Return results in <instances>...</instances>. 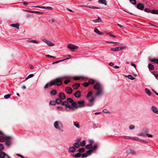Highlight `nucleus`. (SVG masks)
<instances>
[{
    "label": "nucleus",
    "instance_id": "nucleus-26",
    "mask_svg": "<svg viewBox=\"0 0 158 158\" xmlns=\"http://www.w3.org/2000/svg\"><path fill=\"white\" fill-rule=\"evenodd\" d=\"M145 92L149 96H150L151 95V91L147 88L145 89Z\"/></svg>",
    "mask_w": 158,
    "mask_h": 158
},
{
    "label": "nucleus",
    "instance_id": "nucleus-42",
    "mask_svg": "<svg viewBox=\"0 0 158 158\" xmlns=\"http://www.w3.org/2000/svg\"><path fill=\"white\" fill-rule=\"evenodd\" d=\"M72 109V107L70 106H69L68 105L65 108L66 110L67 111H69V110H70Z\"/></svg>",
    "mask_w": 158,
    "mask_h": 158
},
{
    "label": "nucleus",
    "instance_id": "nucleus-64",
    "mask_svg": "<svg viewBox=\"0 0 158 158\" xmlns=\"http://www.w3.org/2000/svg\"><path fill=\"white\" fill-rule=\"evenodd\" d=\"M80 77H75L73 78V79L75 80H78L79 79H80Z\"/></svg>",
    "mask_w": 158,
    "mask_h": 158
},
{
    "label": "nucleus",
    "instance_id": "nucleus-63",
    "mask_svg": "<svg viewBox=\"0 0 158 158\" xmlns=\"http://www.w3.org/2000/svg\"><path fill=\"white\" fill-rule=\"evenodd\" d=\"M88 156V155H87L86 153H85L82 155V157L83 158L86 157Z\"/></svg>",
    "mask_w": 158,
    "mask_h": 158
},
{
    "label": "nucleus",
    "instance_id": "nucleus-54",
    "mask_svg": "<svg viewBox=\"0 0 158 158\" xmlns=\"http://www.w3.org/2000/svg\"><path fill=\"white\" fill-rule=\"evenodd\" d=\"M139 135V136H143L144 137H145L146 135L145 134V133L143 132L141 133Z\"/></svg>",
    "mask_w": 158,
    "mask_h": 158
},
{
    "label": "nucleus",
    "instance_id": "nucleus-22",
    "mask_svg": "<svg viewBox=\"0 0 158 158\" xmlns=\"http://www.w3.org/2000/svg\"><path fill=\"white\" fill-rule=\"evenodd\" d=\"M94 31L95 33H96L99 35H103L104 34L102 32H101L97 28H95L94 30Z\"/></svg>",
    "mask_w": 158,
    "mask_h": 158
},
{
    "label": "nucleus",
    "instance_id": "nucleus-51",
    "mask_svg": "<svg viewBox=\"0 0 158 158\" xmlns=\"http://www.w3.org/2000/svg\"><path fill=\"white\" fill-rule=\"evenodd\" d=\"M152 74L154 75L155 77L157 78L158 77V74L156 73V72H153Z\"/></svg>",
    "mask_w": 158,
    "mask_h": 158
},
{
    "label": "nucleus",
    "instance_id": "nucleus-30",
    "mask_svg": "<svg viewBox=\"0 0 158 158\" xmlns=\"http://www.w3.org/2000/svg\"><path fill=\"white\" fill-rule=\"evenodd\" d=\"M150 12L154 14L158 15V10H152Z\"/></svg>",
    "mask_w": 158,
    "mask_h": 158
},
{
    "label": "nucleus",
    "instance_id": "nucleus-52",
    "mask_svg": "<svg viewBox=\"0 0 158 158\" xmlns=\"http://www.w3.org/2000/svg\"><path fill=\"white\" fill-rule=\"evenodd\" d=\"M81 154L80 153H77L75 154L74 156V157L76 158H78L80 157L81 156Z\"/></svg>",
    "mask_w": 158,
    "mask_h": 158
},
{
    "label": "nucleus",
    "instance_id": "nucleus-39",
    "mask_svg": "<svg viewBox=\"0 0 158 158\" xmlns=\"http://www.w3.org/2000/svg\"><path fill=\"white\" fill-rule=\"evenodd\" d=\"M92 95V92L91 91H89L88 92L87 95V98H89L90 96H91Z\"/></svg>",
    "mask_w": 158,
    "mask_h": 158
},
{
    "label": "nucleus",
    "instance_id": "nucleus-60",
    "mask_svg": "<svg viewBox=\"0 0 158 158\" xmlns=\"http://www.w3.org/2000/svg\"><path fill=\"white\" fill-rule=\"evenodd\" d=\"M107 35H109V36H111V37H113V38H116V36L115 35H113V34H111L110 33H108L107 34Z\"/></svg>",
    "mask_w": 158,
    "mask_h": 158
},
{
    "label": "nucleus",
    "instance_id": "nucleus-45",
    "mask_svg": "<svg viewBox=\"0 0 158 158\" xmlns=\"http://www.w3.org/2000/svg\"><path fill=\"white\" fill-rule=\"evenodd\" d=\"M31 43H35V44H39L40 43L39 41H37L36 40H33V39H31Z\"/></svg>",
    "mask_w": 158,
    "mask_h": 158
},
{
    "label": "nucleus",
    "instance_id": "nucleus-3",
    "mask_svg": "<svg viewBox=\"0 0 158 158\" xmlns=\"http://www.w3.org/2000/svg\"><path fill=\"white\" fill-rule=\"evenodd\" d=\"M54 125L55 127L59 130L62 131L61 129L63 127V125L61 122L56 121L54 122Z\"/></svg>",
    "mask_w": 158,
    "mask_h": 158
},
{
    "label": "nucleus",
    "instance_id": "nucleus-62",
    "mask_svg": "<svg viewBox=\"0 0 158 158\" xmlns=\"http://www.w3.org/2000/svg\"><path fill=\"white\" fill-rule=\"evenodd\" d=\"M33 13H38L40 14H42L43 12H42L39 11H34Z\"/></svg>",
    "mask_w": 158,
    "mask_h": 158
},
{
    "label": "nucleus",
    "instance_id": "nucleus-29",
    "mask_svg": "<svg viewBox=\"0 0 158 158\" xmlns=\"http://www.w3.org/2000/svg\"><path fill=\"white\" fill-rule=\"evenodd\" d=\"M69 58H66V59H62V60H58V61H56V62H53L52 63V64L57 63H59L60 62L63 61H64V60H68V59H69Z\"/></svg>",
    "mask_w": 158,
    "mask_h": 158
},
{
    "label": "nucleus",
    "instance_id": "nucleus-19",
    "mask_svg": "<svg viewBox=\"0 0 158 158\" xmlns=\"http://www.w3.org/2000/svg\"><path fill=\"white\" fill-rule=\"evenodd\" d=\"M79 83H75L72 85V87L74 89H77L80 86Z\"/></svg>",
    "mask_w": 158,
    "mask_h": 158
},
{
    "label": "nucleus",
    "instance_id": "nucleus-41",
    "mask_svg": "<svg viewBox=\"0 0 158 158\" xmlns=\"http://www.w3.org/2000/svg\"><path fill=\"white\" fill-rule=\"evenodd\" d=\"M94 82V80L92 79H90L88 81L89 84H93Z\"/></svg>",
    "mask_w": 158,
    "mask_h": 158
},
{
    "label": "nucleus",
    "instance_id": "nucleus-40",
    "mask_svg": "<svg viewBox=\"0 0 158 158\" xmlns=\"http://www.w3.org/2000/svg\"><path fill=\"white\" fill-rule=\"evenodd\" d=\"M62 105L63 106H65V107H67V106L68 105V103L67 101H65L63 102L62 103Z\"/></svg>",
    "mask_w": 158,
    "mask_h": 158
},
{
    "label": "nucleus",
    "instance_id": "nucleus-9",
    "mask_svg": "<svg viewBox=\"0 0 158 158\" xmlns=\"http://www.w3.org/2000/svg\"><path fill=\"white\" fill-rule=\"evenodd\" d=\"M8 138H11V137L9 136H1L0 137V142H4Z\"/></svg>",
    "mask_w": 158,
    "mask_h": 158
},
{
    "label": "nucleus",
    "instance_id": "nucleus-34",
    "mask_svg": "<svg viewBox=\"0 0 158 158\" xmlns=\"http://www.w3.org/2000/svg\"><path fill=\"white\" fill-rule=\"evenodd\" d=\"M72 105L76 108H78V106L77 105V103L76 102H74V101L72 103Z\"/></svg>",
    "mask_w": 158,
    "mask_h": 158
},
{
    "label": "nucleus",
    "instance_id": "nucleus-33",
    "mask_svg": "<svg viewBox=\"0 0 158 158\" xmlns=\"http://www.w3.org/2000/svg\"><path fill=\"white\" fill-rule=\"evenodd\" d=\"M85 141L83 140L80 143V145L81 147H83L85 145Z\"/></svg>",
    "mask_w": 158,
    "mask_h": 158
},
{
    "label": "nucleus",
    "instance_id": "nucleus-57",
    "mask_svg": "<svg viewBox=\"0 0 158 158\" xmlns=\"http://www.w3.org/2000/svg\"><path fill=\"white\" fill-rule=\"evenodd\" d=\"M4 147L2 144L0 143V150L2 151L3 150Z\"/></svg>",
    "mask_w": 158,
    "mask_h": 158
},
{
    "label": "nucleus",
    "instance_id": "nucleus-8",
    "mask_svg": "<svg viewBox=\"0 0 158 158\" xmlns=\"http://www.w3.org/2000/svg\"><path fill=\"white\" fill-rule=\"evenodd\" d=\"M67 47L72 50H74L75 49L78 48V47L76 46H75L73 44H69L67 46Z\"/></svg>",
    "mask_w": 158,
    "mask_h": 158
},
{
    "label": "nucleus",
    "instance_id": "nucleus-10",
    "mask_svg": "<svg viewBox=\"0 0 158 158\" xmlns=\"http://www.w3.org/2000/svg\"><path fill=\"white\" fill-rule=\"evenodd\" d=\"M77 103L79 104V105L78 106V108L82 107L85 106V102L83 100L78 102Z\"/></svg>",
    "mask_w": 158,
    "mask_h": 158
},
{
    "label": "nucleus",
    "instance_id": "nucleus-7",
    "mask_svg": "<svg viewBox=\"0 0 158 158\" xmlns=\"http://www.w3.org/2000/svg\"><path fill=\"white\" fill-rule=\"evenodd\" d=\"M42 40L44 42L47 44L49 46L52 47L55 45V44L53 43L52 42L50 41L47 40L46 39H43Z\"/></svg>",
    "mask_w": 158,
    "mask_h": 158
},
{
    "label": "nucleus",
    "instance_id": "nucleus-23",
    "mask_svg": "<svg viewBox=\"0 0 158 158\" xmlns=\"http://www.w3.org/2000/svg\"><path fill=\"white\" fill-rule=\"evenodd\" d=\"M11 26L12 27H14L17 28V29H19V24L18 23H17L16 24H11Z\"/></svg>",
    "mask_w": 158,
    "mask_h": 158
},
{
    "label": "nucleus",
    "instance_id": "nucleus-5",
    "mask_svg": "<svg viewBox=\"0 0 158 158\" xmlns=\"http://www.w3.org/2000/svg\"><path fill=\"white\" fill-rule=\"evenodd\" d=\"M94 99L95 98L94 97H92L91 99H89V103H88L86 106L89 107L93 106L94 105Z\"/></svg>",
    "mask_w": 158,
    "mask_h": 158
},
{
    "label": "nucleus",
    "instance_id": "nucleus-14",
    "mask_svg": "<svg viewBox=\"0 0 158 158\" xmlns=\"http://www.w3.org/2000/svg\"><path fill=\"white\" fill-rule=\"evenodd\" d=\"M65 96L64 93L60 92L59 94V98L61 100H63L65 98Z\"/></svg>",
    "mask_w": 158,
    "mask_h": 158
},
{
    "label": "nucleus",
    "instance_id": "nucleus-21",
    "mask_svg": "<svg viewBox=\"0 0 158 158\" xmlns=\"http://www.w3.org/2000/svg\"><path fill=\"white\" fill-rule=\"evenodd\" d=\"M75 150L76 149L73 146L69 147V151L72 153L74 152L75 151Z\"/></svg>",
    "mask_w": 158,
    "mask_h": 158
},
{
    "label": "nucleus",
    "instance_id": "nucleus-6",
    "mask_svg": "<svg viewBox=\"0 0 158 158\" xmlns=\"http://www.w3.org/2000/svg\"><path fill=\"white\" fill-rule=\"evenodd\" d=\"M145 5L142 3H139L136 5V8L140 10H143L144 9Z\"/></svg>",
    "mask_w": 158,
    "mask_h": 158
},
{
    "label": "nucleus",
    "instance_id": "nucleus-24",
    "mask_svg": "<svg viewBox=\"0 0 158 158\" xmlns=\"http://www.w3.org/2000/svg\"><path fill=\"white\" fill-rule=\"evenodd\" d=\"M93 21L95 23H96L101 22L102 20L99 17H98L97 19L93 20Z\"/></svg>",
    "mask_w": 158,
    "mask_h": 158
},
{
    "label": "nucleus",
    "instance_id": "nucleus-18",
    "mask_svg": "<svg viewBox=\"0 0 158 158\" xmlns=\"http://www.w3.org/2000/svg\"><path fill=\"white\" fill-rule=\"evenodd\" d=\"M11 138H8L5 141L6 144L8 146H10L11 144Z\"/></svg>",
    "mask_w": 158,
    "mask_h": 158
},
{
    "label": "nucleus",
    "instance_id": "nucleus-17",
    "mask_svg": "<svg viewBox=\"0 0 158 158\" xmlns=\"http://www.w3.org/2000/svg\"><path fill=\"white\" fill-rule=\"evenodd\" d=\"M152 111L155 114H158V109L155 106L152 107Z\"/></svg>",
    "mask_w": 158,
    "mask_h": 158
},
{
    "label": "nucleus",
    "instance_id": "nucleus-53",
    "mask_svg": "<svg viewBox=\"0 0 158 158\" xmlns=\"http://www.w3.org/2000/svg\"><path fill=\"white\" fill-rule=\"evenodd\" d=\"M144 11L148 13L150 12V10L148 8H146L144 9Z\"/></svg>",
    "mask_w": 158,
    "mask_h": 158
},
{
    "label": "nucleus",
    "instance_id": "nucleus-32",
    "mask_svg": "<svg viewBox=\"0 0 158 158\" xmlns=\"http://www.w3.org/2000/svg\"><path fill=\"white\" fill-rule=\"evenodd\" d=\"M110 50L113 51H119V47H117L115 48H110Z\"/></svg>",
    "mask_w": 158,
    "mask_h": 158
},
{
    "label": "nucleus",
    "instance_id": "nucleus-48",
    "mask_svg": "<svg viewBox=\"0 0 158 158\" xmlns=\"http://www.w3.org/2000/svg\"><path fill=\"white\" fill-rule=\"evenodd\" d=\"M106 42L108 43H113L114 44L117 43L118 44V45H121V44H119V43H118V42H112V41H107Z\"/></svg>",
    "mask_w": 158,
    "mask_h": 158
},
{
    "label": "nucleus",
    "instance_id": "nucleus-13",
    "mask_svg": "<svg viewBox=\"0 0 158 158\" xmlns=\"http://www.w3.org/2000/svg\"><path fill=\"white\" fill-rule=\"evenodd\" d=\"M72 89L70 87H68L66 88L65 91L69 94H71L72 93Z\"/></svg>",
    "mask_w": 158,
    "mask_h": 158
},
{
    "label": "nucleus",
    "instance_id": "nucleus-37",
    "mask_svg": "<svg viewBox=\"0 0 158 158\" xmlns=\"http://www.w3.org/2000/svg\"><path fill=\"white\" fill-rule=\"evenodd\" d=\"M67 101L68 103L69 102L71 103L74 102L73 100L70 98H68L67 99Z\"/></svg>",
    "mask_w": 158,
    "mask_h": 158
},
{
    "label": "nucleus",
    "instance_id": "nucleus-2",
    "mask_svg": "<svg viewBox=\"0 0 158 158\" xmlns=\"http://www.w3.org/2000/svg\"><path fill=\"white\" fill-rule=\"evenodd\" d=\"M68 77V76H66L56 78L50 82V86H52L55 85L60 86L63 83L62 80L64 79H66Z\"/></svg>",
    "mask_w": 158,
    "mask_h": 158
},
{
    "label": "nucleus",
    "instance_id": "nucleus-44",
    "mask_svg": "<svg viewBox=\"0 0 158 158\" xmlns=\"http://www.w3.org/2000/svg\"><path fill=\"white\" fill-rule=\"evenodd\" d=\"M31 43H35V44H39L40 43L39 41H37L36 40H33V39H31Z\"/></svg>",
    "mask_w": 158,
    "mask_h": 158
},
{
    "label": "nucleus",
    "instance_id": "nucleus-56",
    "mask_svg": "<svg viewBox=\"0 0 158 158\" xmlns=\"http://www.w3.org/2000/svg\"><path fill=\"white\" fill-rule=\"evenodd\" d=\"M89 85V84L88 83L86 82H85L83 84V85L85 87L88 86Z\"/></svg>",
    "mask_w": 158,
    "mask_h": 158
},
{
    "label": "nucleus",
    "instance_id": "nucleus-11",
    "mask_svg": "<svg viewBox=\"0 0 158 158\" xmlns=\"http://www.w3.org/2000/svg\"><path fill=\"white\" fill-rule=\"evenodd\" d=\"M126 152L128 154H131L132 155H134L135 154V151L131 149H128L126 151Z\"/></svg>",
    "mask_w": 158,
    "mask_h": 158
},
{
    "label": "nucleus",
    "instance_id": "nucleus-4",
    "mask_svg": "<svg viewBox=\"0 0 158 158\" xmlns=\"http://www.w3.org/2000/svg\"><path fill=\"white\" fill-rule=\"evenodd\" d=\"M97 148L98 145L97 144H95L91 149L88 151L86 152V153L87 154V155H91L94 151L97 150Z\"/></svg>",
    "mask_w": 158,
    "mask_h": 158
},
{
    "label": "nucleus",
    "instance_id": "nucleus-55",
    "mask_svg": "<svg viewBox=\"0 0 158 158\" xmlns=\"http://www.w3.org/2000/svg\"><path fill=\"white\" fill-rule=\"evenodd\" d=\"M74 125L77 128H80V126H79V124L78 123H74Z\"/></svg>",
    "mask_w": 158,
    "mask_h": 158
},
{
    "label": "nucleus",
    "instance_id": "nucleus-27",
    "mask_svg": "<svg viewBox=\"0 0 158 158\" xmlns=\"http://www.w3.org/2000/svg\"><path fill=\"white\" fill-rule=\"evenodd\" d=\"M57 94L56 91L55 90H52L50 92V94L51 95L53 96L56 95Z\"/></svg>",
    "mask_w": 158,
    "mask_h": 158
},
{
    "label": "nucleus",
    "instance_id": "nucleus-16",
    "mask_svg": "<svg viewBox=\"0 0 158 158\" xmlns=\"http://www.w3.org/2000/svg\"><path fill=\"white\" fill-rule=\"evenodd\" d=\"M35 7L42 9H48L51 10L53 9V8L52 7L50 6H36Z\"/></svg>",
    "mask_w": 158,
    "mask_h": 158
},
{
    "label": "nucleus",
    "instance_id": "nucleus-58",
    "mask_svg": "<svg viewBox=\"0 0 158 158\" xmlns=\"http://www.w3.org/2000/svg\"><path fill=\"white\" fill-rule=\"evenodd\" d=\"M70 80L67 79L65 80L64 81V83L65 84H67L69 82H70Z\"/></svg>",
    "mask_w": 158,
    "mask_h": 158
},
{
    "label": "nucleus",
    "instance_id": "nucleus-43",
    "mask_svg": "<svg viewBox=\"0 0 158 158\" xmlns=\"http://www.w3.org/2000/svg\"><path fill=\"white\" fill-rule=\"evenodd\" d=\"M34 75L33 74H30L25 79L26 80H27L30 78L32 77H34Z\"/></svg>",
    "mask_w": 158,
    "mask_h": 158
},
{
    "label": "nucleus",
    "instance_id": "nucleus-12",
    "mask_svg": "<svg viewBox=\"0 0 158 158\" xmlns=\"http://www.w3.org/2000/svg\"><path fill=\"white\" fill-rule=\"evenodd\" d=\"M74 96L77 98H79L81 96V92L80 91L78 90L74 94Z\"/></svg>",
    "mask_w": 158,
    "mask_h": 158
},
{
    "label": "nucleus",
    "instance_id": "nucleus-49",
    "mask_svg": "<svg viewBox=\"0 0 158 158\" xmlns=\"http://www.w3.org/2000/svg\"><path fill=\"white\" fill-rule=\"evenodd\" d=\"M11 95V94H8L5 95L4 96V98H5L7 99L10 98Z\"/></svg>",
    "mask_w": 158,
    "mask_h": 158
},
{
    "label": "nucleus",
    "instance_id": "nucleus-46",
    "mask_svg": "<svg viewBox=\"0 0 158 158\" xmlns=\"http://www.w3.org/2000/svg\"><path fill=\"white\" fill-rule=\"evenodd\" d=\"M130 2L133 5L136 4V1L135 0H130Z\"/></svg>",
    "mask_w": 158,
    "mask_h": 158
},
{
    "label": "nucleus",
    "instance_id": "nucleus-35",
    "mask_svg": "<svg viewBox=\"0 0 158 158\" xmlns=\"http://www.w3.org/2000/svg\"><path fill=\"white\" fill-rule=\"evenodd\" d=\"M89 8H91L93 9H99L100 8L94 6H85Z\"/></svg>",
    "mask_w": 158,
    "mask_h": 158
},
{
    "label": "nucleus",
    "instance_id": "nucleus-28",
    "mask_svg": "<svg viewBox=\"0 0 158 158\" xmlns=\"http://www.w3.org/2000/svg\"><path fill=\"white\" fill-rule=\"evenodd\" d=\"M92 147V143H90L89 144L85 146V148L87 149H89L90 148L91 149Z\"/></svg>",
    "mask_w": 158,
    "mask_h": 158
},
{
    "label": "nucleus",
    "instance_id": "nucleus-50",
    "mask_svg": "<svg viewBox=\"0 0 158 158\" xmlns=\"http://www.w3.org/2000/svg\"><path fill=\"white\" fill-rule=\"evenodd\" d=\"M56 103V101H51L49 103L51 105H55Z\"/></svg>",
    "mask_w": 158,
    "mask_h": 158
},
{
    "label": "nucleus",
    "instance_id": "nucleus-38",
    "mask_svg": "<svg viewBox=\"0 0 158 158\" xmlns=\"http://www.w3.org/2000/svg\"><path fill=\"white\" fill-rule=\"evenodd\" d=\"M129 79L131 80H134L135 79V78L133 77L132 75H128L127 77Z\"/></svg>",
    "mask_w": 158,
    "mask_h": 158
},
{
    "label": "nucleus",
    "instance_id": "nucleus-15",
    "mask_svg": "<svg viewBox=\"0 0 158 158\" xmlns=\"http://www.w3.org/2000/svg\"><path fill=\"white\" fill-rule=\"evenodd\" d=\"M149 60L151 62H154V63L158 64V58L156 59L155 58H149Z\"/></svg>",
    "mask_w": 158,
    "mask_h": 158
},
{
    "label": "nucleus",
    "instance_id": "nucleus-59",
    "mask_svg": "<svg viewBox=\"0 0 158 158\" xmlns=\"http://www.w3.org/2000/svg\"><path fill=\"white\" fill-rule=\"evenodd\" d=\"M135 128V126L134 125H131L129 126V129L131 130L134 129Z\"/></svg>",
    "mask_w": 158,
    "mask_h": 158
},
{
    "label": "nucleus",
    "instance_id": "nucleus-61",
    "mask_svg": "<svg viewBox=\"0 0 158 158\" xmlns=\"http://www.w3.org/2000/svg\"><path fill=\"white\" fill-rule=\"evenodd\" d=\"M117 25L119 27H121V28H123V29H124L125 28V27H124V26H123V25H122L120 24H119L118 23H117Z\"/></svg>",
    "mask_w": 158,
    "mask_h": 158
},
{
    "label": "nucleus",
    "instance_id": "nucleus-25",
    "mask_svg": "<svg viewBox=\"0 0 158 158\" xmlns=\"http://www.w3.org/2000/svg\"><path fill=\"white\" fill-rule=\"evenodd\" d=\"M148 67L150 70H152L154 69V66L151 64H149L148 65Z\"/></svg>",
    "mask_w": 158,
    "mask_h": 158
},
{
    "label": "nucleus",
    "instance_id": "nucleus-1",
    "mask_svg": "<svg viewBox=\"0 0 158 158\" xmlns=\"http://www.w3.org/2000/svg\"><path fill=\"white\" fill-rule=\"evenodd\" d=\"M94 88L97 91V92L95 94V96H99L103 94V87L99 82H97L94 85Z\"/></svg>",
    "mask_w": 158,
    "mask_h": 158
},
{
    "label": "nucleus",
    "instance_id": "nucleus-31",
    "mask_svg": "<svg viewBox=\"0 0 158 158\" xmlns=\"http://www.w3.org/2000/svg\"><path fill=\"white\" fill-rule=\"evenodd\" d=\"M79 141H78L77 142L75 143H74L73 146L74 147H75L77 148H78L79 147L80 145L78 143V142H79Z\"/></svg>",
    "mask_w": 158,
    "mask_h": 158
},
{
    "label": "nucleus",
    "instance_id": "nucleus-20",
    "mask_svg": "<svg viewBox=\"0 0 158 158\" xmlns=\"http://www.w3.org/2000/svg\"><path fill=\"white\" fill-rule=\"evenodd\" d=\"M98 2L100 4H103L105 5H106L107 4V2L106 0H99Z\"/></svg>",
    "mask_w": 158,
    "mask_h": 158
},
{
    "label": "nucleus",
    "instance_id": "nucleus-47",
    "mask_svg": "<svg viewBox=\"0 0 158 158\" xmlns=\"http://www.w3.org/2000/svg\"><path fill=\"white\" fill-rule=\"evenodd\" d=\"M78 151L79 153H82L85 151V149L84 148H80L79 149Z\"/></svg>",
    "mask_w": 158,
    "mask_h": 158
},
{
    "label": "nucleus",
    "instance_id": "nucleus-36",
    "mask_svg": "<svg viewBox=\"0 0 158 158\" xmlns=\"http://www.w3.org/2000/svg\"><path fill=\"white\" fill-rule=\"evenodd\" d=\"M61 100H61L60 98L57 99H56V100L55 101L56 102V103H57V104H60L62 102Z\"/></svg>",
    "mask_w": 158,
    "mask_h": 158
}]
</instances>
